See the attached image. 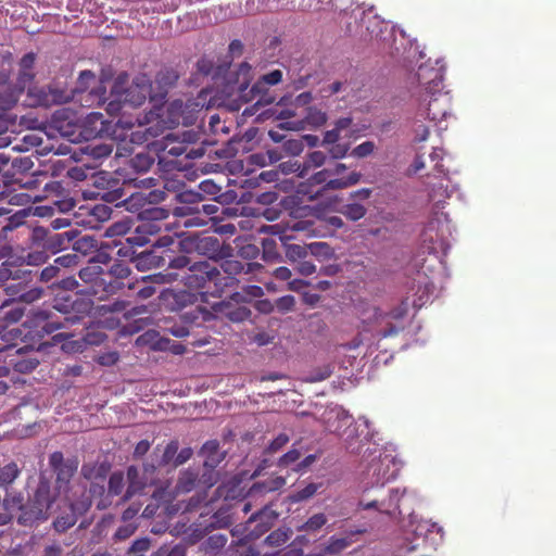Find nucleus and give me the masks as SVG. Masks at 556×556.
Masks as SVG:
<instances>
[{"label": "nucleus", "instance_id": "1", "mask_svg": "<svg viewBox=\"0 0 556 556\" xmlns=\"http://www.w3.org/2000/svg\"><path fill=\"white\" fill-rule=\"evenodd\" d=\"M365 462L367 463V470L364 472V490L359 506L364 509L376 508L380 513L393 517L394 513L389 507L393 506L394 509H399L400 498L404 491L400 492L399 489H393L390 491L388 500L382 501L371 498L370 491L382 488L388 481L395 478L397 469L391 470V465L394 466V457L375 448L368 452Z\"/></svg>", "mask_w": 556, "mask_h": 556}, {"label": "nucleus", "instance_id": "2", "mask_svg": "<svg viewBox=\"0 0 556 556\" xmlns=\"http://www.w3.org/2000/svg\"><path fill=\"white\" fill-rule=\"evenodd\" d=\"M326 161L327 154L325 152L313 151L304 157L303 162H300V178H307L311 186H321L314 195L309 197L311 199H316L327 191L348 189L361 181L362 174L355 170L350 172L346 176H341L346 169L344 163H336L333 167L315 172L324 166Z\"/></svg>", "mask_w": 556, "mask_h": 556}, {"label": "nucleus", "instance_id": "3", "mask_svg": "<svg viewBox=\"0 0 556 556\" xmlns=\"http://www.w3.org/2000/svg\"><path fill=\"white\" fill-rule=\"evenodd\" d=\"M169 268L178 269L179 273L168 271L157 277L163 282H172L179 280L189 289H207L212 292H222L229 287V277H223L220 270L211 262H191L187 256H178L170 261Z\"/></svg>", "mask_w": 556, "mask_h": 556}, {"label": "nucleus", "instance_id": "4", "mask_svg": "<svg viewBox=\"0 0 556 556\" xmlns=\"http://www.w3.org/2000/svg\"><path fill=\"white\" fill-rule=\"evenodd\" d=\"M165 93V91L153 92L151 80L144 74L138 75L129 81V76L123 73L114 80L108 98L106 111L114 115L127 106L137 108L142 105L148 98L153 103V111H155L162 104Z\"/></svg>", "mask_w": 556, "mask_h": 556}, {"label": "nucleus", "instance_id": "5", "mask_svg": "<svg viewBox=\"0 0 556 556\" xmlns=\"http://www.w3.org/2000/svg\"><path fill=\"white\" fill-rule=\"evenodd\" d=\"M76 469V465L72 463L61 466L55 470V485H50L54 504L64 497V501L70 505L72 511L66 516L59 517L54 521V528L60 532L66 531L68 528L73 527L77 521V517L85 514L91 505L90 496L86 493L85 486H80L79 484L70 485L71 478ZM49 484L51 483L49 482Z\"/></svg>", "mask_w": 556, "mask_h": 556}, {"label": "nucleus", "instance_id": "6", "mask_svg": "<svg viewBox=\"0 0 556 556\" xmlns=\"http://www.w3.org/2000/svg\"><path fill=\"white\" fill-rule=\"evenodd\" d=\"M51 492L49 481L41 479L34 497L26 505L23 504L22 496L8 495L3 500L5 513L0 514V526L7 525L18 511L21 513L18 522L23 526H33L47 520L54 506V497Z\"/></svg>", "mask_w": 556, "mask_h": 556}, {"label": "nucleus", "instance_id": "7", "mask_svg": "<svg viewBox=\"0 0 556 556\" xmlns=\"http://www.w3.org/2000/svg\"><path fill=\"white\" fill-rule=\"evenodd\" d=\"M418 80L425 89L421 97L418 114L434 123H441L447 115L451 104L448 93L440 90L443 79L442 67H429L421 65L418 68Z\"/></svg>", "mask_w": 556, "mask_h": 556}, {"label": "nucleus", "instance_id": "8", "mask_svg": "<svg viewBox=\"0 0 556 556\" xmlns=\"http://www.w3.org/2000/svg\"><path fill=\"white\" fill-rule=\"evenodd\" d=\"M85 125L89 128L90 136L97 137L111 135L114 139L124 140L123 134L118 132V130L131 129L135 126V123L131 119L122 117L115 123L114 129L111 130V124L104 119L103 114L92 112L86 117Z\"/></svg>", "mask_w": 556, "mask_h": 556}, {"label": "nucleus", "instance_id": "9", "mask_svg": "<svg viewBox=\"0 0 556 556\" xmlns=\"http://www.w3.org/2000/svg\"><path fill=\"white\" fill-rule=\"evenodd\" d=\"M406 314V308L399 306L387 315H383L379 308L370 307L364 313V321H375L382 324L386 321L387 328L382 331L383 337H391L399 332L400 328L389 321V319H400Z\"/></svg>", "mask_w": 556, "mask_h": 556}, {"label": "nucleus", "instance_id": "10", "mask_svg": "<svg viewBox=\"0 0 556 556\" xmlns=\"http://www.w3.org/2000/svg\"><path fill=\"white\" fill-rule=\"evenodd\" d=\"M157 116L159 113L151 110L149 114L144 116L143 119L137 118L136 122L138 123V129L130 134V142L136 144H143L146 142H149L150 139L160 136L162 132V128L160 127L159 123L154 126L143 128L146 124L152 123Z\"/></svg>", "mask_w": 556, "mask_h": 556}, {"label": "nucleus", "instance_id": "11", "mask_svg": "<svg viewBox=\"0 0 556 556\" xmlns=\"http://www.w3.org/2000/svg\"><path fill=\"white\" fill-rule=\"evenodd\" d=\"M155 466L146 464L144 465V478L139 477V470L135 466H130L127 469V481L128 486L123 496L124 501L130 500L135 494L141 492L148 482H153V479L149 475L153 473Z\"/></svg>", "mask_w": 556, "mask_h": 556}, {"label": "nucleus", "instance_id": "12", "mask_svg": "<svg viewBox=\"0 0 556 556\" xmlns=\"http://www.w3.org/2000/svg\"><path fill=\"white\" fill-rule=\"evenodd\" d=\"M327 428L340 437L348 426L353 425V417L342 407H334L327 413Z\"/></svg>", "mask_w": 556, "mask_h": 556}, {"label": "nucleus", "instance_id": "13", "mask_svg": "<svg viewBox=\"0 0 556 556\" xmlns=\"http://www.w3.org/2000/svg\"><path fill=\"white\" fill-rule=\"evenodd\" d=\"M35 54L27 53L20 61V71L17 77V87L20 91L29 88L35 77L34 64Z\"/></svg>", "mask_w": 556, "mask_h": 556}, {"label": "nucleus", "instance_id": "14", "mask_svg": "<svg viewBox=\"0 0 556 556\" xmlns=\"http://www.w3.org/2000/svg\"><path fill=\"white\" fill-rule=\"evenodd\" d=\"M34 317L37 326H39L41 321H47V324L42 326V328L47 332H52L54 330L66 328L67 324L73 325L79 320V317L75 315L71 317H65L63 323H56L54 320H51V313L45 309H37L36 312H34Z\"/></svg>", "mask_w": 556, "mask_h": 556}, {"label": "nucleus", "instance_id": "15", "mask_svg": "<svg viewBox=\"0 0 556 556\" xmlns=\"http://www.w3.org/2000/svg\"><path fill=\"white\" fill-rule=\"evenodd\" d=\"M76 237L77 233L75 230H67L62 233L50 231L47 243H43V250H50L52 253H55L64 249Z\"/></svg>", "mask_w": 556, "mask_h": 556}, {"label": "nucleus", "instance_id": "16", "mask_svg": "<svg viewBox=\"0 0 556 556\" xmlns=\"http://www.w3.org/2000/svg\"><path fill=\"white\" fill-rule=\"evenodd\" d=\"M286 484V480L283 477L277 476L274 478H268L264 481L256 482L251 488L249 495L254 496L256 494L273 492L279 490Z\"/></svg>", "mask_w": 556, "mask_h": 556}, {"label": "nucleus", "instance_id": "17", "mask_svg": "<svg viewBox=\"0 0 556 556\" xmlns=\"http://www.w3.org/2000/svg\"><path fill=\"white\" fill-rule=\"evenodd\" d=\"M341 437L344 440L345 448L350 453H358L359 445L357 444V439L359 437V425L353 422L352 426H348Z\"/></svg>", "mask_w": 556, "mask_h": 556}, {"label": "nucleus", "instance_id": "18", "mask_svg": "<svg viewBox=\"0 0 556 556\" xmlns=\"http://www.w3.org/2000/svg\"><path fill=\"white\" fill-rule=\"evenodd\" d=\"M73 241V249L84 255L98 250L99 247L98 240L91 235H85L77 239L75 238Z\"/></svg>", "mask_w": 556, "mask_h": 556}, {"label": "nucleus", "instance_id": "19", "mask_svg": "<svg viewBox=\"0 0 556 556\" xmlns=\"http://www.w3.org/2000/svg\"><path fill=\"white\" fill-rule=\"evenodd\" d=\"M283 248L286 257L291 263H298L299 261L304 260L307 256L306 245L283 243Z\"/></svg>", "mask_w": 556, "mask_h": 556}, {"label": "nucleus", "instance_id": "20", "mask_svg": "<svg viewBox=\"0 0 556 556\" xmlns=\"http://www.w3.org/2000/svg\"><path fill=\"white\" fill-rule=\"evenodd\" d=\"M20 469L15 463L7 464L0 468V488H7L18 477Z\"/></svg>", "mask_w": 556, "mask_h": 556}, {"label": "nucleus", "instance_id": "21", "mask_svg": "<svg viewBox=\"0 0 556 556\" xmlns=\"http://www.w3.org/2000/svg\"><path fill=\"white\" fill-rule=\"evenodd\" d=\"M197 478L198 473L191 470L181 472L176 485L177 491L181 493L190 492L195 485Z\"/></svg>", "mask_w": 556, "mask_h": 556}, {"label": "nucleus", "instance_id": "22", "mask_svg": "<svg viewBox=\"0 0 556 556\" xmlns=\"http://www.w3.org/2000/svg\"><path fill=\"white\" fill-rule=\"evenodd\" d=\"M218 444L215 441L207 442L203 445L201 454L205 456L204 466L213 468L219 462V456L216 455Z\"/></svg>", "mask_w": 556, "mask_h": 556}, {"label": "nucleus", "instance_id": "23", "mask_svg": "<svg viewBox=\"0 0 556 556\" xmlns=\"http://www.w3.org/2000/svg\"><path fill=\"white\" fill-rule=\"evenodd\" d=\"M18 87L16 89H5L0 91V112H5L13 108L18 100Z\"/></svg>", "mask_w": 556, "mask_h": 556}, {"label": "nucleus", "instance_id": "24", "mask_svg": "<svg viewBox=\"0 0 556 556\" xmlns=\"http://www.w3.org/2000/svg\"><path fill=\"white\" fill-rule=\"evenodd\" d=\"M105 88L104 87H98L93 88L89 91V93L85 97L79 99L83 105L91 106L93 104H101L106 101L104 98Z\"/></svg>", "mask_w": 556, "mask_h": 556}, {"label": "nucleus", "instance_id": "25", "mask_svg": "<svg viewBox=\"0 0 556 556\" xmlns=\"http://www.w3.org/2000/svg\"><path fill=\"white\" fill-rule=\"evenodd\" d=\"M96 83V76L92 72L90 71H83L79 75V78H78V81H77V87L75 88V91H74V94H73V98L76 96V94H79V93H85L87 91V89Z\"/></svg>", "mask_w": 556, "mask_h": 556}, {"label": "nucleus", "instance_id": "26", "mask_svg": "<svg viewBox=\"0 0 556 556\" xmlns=\"http://www.w3.org/2000/svg\"><path fill=\"white\" fill-rule=\"evenodd\" d=\"M222 269L224 271L223 277H229V286L233 281V277L240 274L243 269V265L241 262L236 260H227L223 262Z\"/></svg>", "mask_w": 556, "mask_h": 556}, {"label": "nucleus", "instance_id": "27", "mask_svg": "<svg viewBox=\"0 0 556 556\" xmlns=\"http://www.w3.org/2000/svg\"><path fill=\"white\" fill-rule=\"evenodd\" d=\"M341 213L351 220H358L366 214L364 205L358 203H350L342 207Z\"/></svg>", "mask_w": 556, "mask_h": 556}, {"label": "nucleus", "instance_id": "28", "mask_svg": "<svg viewBox=\"0 0 556 556\" xmlns=\"http://www.w3.org/2000/svg\"><path fill=\"white\" fill-rule=\"evenodd\" d=\"M327 522V517L324 514H316L312 516L299 530L305 532H315L319 530Z\"/></svg>", "mask_w": 556, "mask_h": 556}, {"label": "nucleus", "instance_id": "29", "mask_svg": "<svg viewBox=\"0 0 556 556\" xmlns=\"http://www.w3.org/2000/svg\"><path fill=\"white\" fill-rule=\"evenodd\" d=\"M276 514L274 510L269 508H263L257 514L252 515L249 519L250 522L260 521L264 526V530L268 529L273 522V520L276 518Z\"/></svg>", "mask_w": 556, "mask_h": 556}, {"label": "nucleus", "instance_id": "30", "mask_svg": "<svg viewBox=\"0 0 556 556\" xmlns=\"http://www.w3.org/2000/svg\"><path fill=\"white\" fill-rule=\"evenodd\" d=\"M160 146L163 151L167 150V152L172 155L179 156L186 152V147L181 143H176L175 140L170 138V136H166Z\"/></svg>", "mask_w": 556, "mask_h": 556}, {"label": "nucleus", "instance_id": "31", "mask_svg": "<svg viewBox=\"0 0 556 556\" xmlns=\"http://www.w3.org/2000/svg\"><path fill=\"white\" fill-rule=\"evenodd\" d=\"M305 119L309 125L319 127L327 122V115L316 108H309Z\"/></svg>", "mask_w": 556, "mask_h": 556}, {"label": "nucleus", "instance_id": "32", "mask_svg": "<svg viewBox=\"0 0 556 556\" xmlns=\"http://www.w3.org/2000/svg\"><path fill=\"white\" fill-rule=\"evenodd\" d=\"M332 370H333V366L330 364L324 365L323 367H318L309 374L307 381L318 382V381L326 380L327 378H329L331 376Z\"/></svg>", "mask_w": 556, "mask_h": 556}, {"label": "nucleus", "instance_id": "33", "mask_svg": "<svg viewBox=\"0 0 556 556\" xmlns=\"http://www.w3.org/2000/svg\"><path fill=\"white\" fill-rule=\"evenodd\" d=\"M376 150V144L372 141H365L358 146H356L352 152L351 155L357 159H364L374 153Z\"/></svg>", "mask_w": 556, "mask_h": 556}, {"label": "nucleus", "instance_id": "34", "mask_svg": "<svg viewBox=\"0 0 556 556\" xmlns=\"http://www.w3.org/2000/svg\"><path fill=\"white\" fill-rule=\"evenodd\" d=\"M124 489V476L122 472H114L109 480V493L119 495Z\"/></svg>", "mask_w": 556, "mask_h": 556}, {"label": "nucleus", "instance_id": "35", "mask_svg": "<svg viewBox=\"0 0 556 556\" xmlns=\"http://www.w3.org/2000/svg\"><path fill=\"white\" fill-rule=\"evenodd\" d=\"M321 483H309L305 488L299 490L294 495L293 500L296 502L307 500L315 495L319 488H321Z\"/></svg>", "mask_w": 556, "mask_h": 556}, {"label": "nucleus", "instance_id": "36", "mask_svg": "<svg viewBox=\"0 0 556 556\" xmlns=\"http://www.w3.org/2000/svg\"><path fill=\"white\" fill-rule=\"evenodd\" d=\"M307 255L327 257L330 255V248L326 242H313L306 245Z\"/></svg>", "mask_w": 556, "mask_h": 556}, {"label": "nucleus", "instance_id": "37", "mask_svg": "<svg viewBox=\"0 0 556 556\" xmlns=\"http://www.w3.org/2000/svg\"><path fill=\"white\" fill-rule=\"evenodd\" d=\"M275 306L281 314L291 312L294 309L295 299L293 295L281 296L276 301Z\"/></svg>", "mask_w": 556, "mask_h": 556}, {"label": "nucleus", "instance_id": "38", "mask_svg": "<svg viewBox=\"0 0 556 556\" xmlns=\"http://www.w3.org/2000/svg\"><path fill=\"white\" fill-rule=\"evenodd\" d=\"M47 258H48V255L46 253V250L41 249L38 251L29 252L25 257V262L27 265H30V266H39V265L46 263Z\"/></svg>", "mask_w": 556, "mask_h": 556}, {"label": "nucleus", "instance_id": "39", "mask_svg": "<svg viewBox=\"0 0 556 556\" xmlns=\"http://www.w3.org/2000/svg\"><path fill=\"white\" fill-rule=\"evenodd\" d=\"M50 230L43 227H36L31 233V240L38 248L43 249V243L49 239Z\"/></svg>", "mask_w": 556, "mask_h": 556}, {"label": "nucleus", "instance_id": "40", "mask_svg": "<svg viewBox=\"0 0 556 556\" xmlns=\"http://www.w3.org/2000/svg\"><path fill=\"white\" fill-rule=\"evenodd\" d=\"M102 274V268L98 265H91L79 270V277L86 282L93 281Z\"/></svg>", "mask_w": 556, "mask_h": 556}, {"label": "nucleus", "instance_id": "41", "mask_svg": "<svg viewBox=\"0 0 556 556\" xmlns=\"http://www.w3.org/2000/svg\"><path fill=\"white\" fill-rule=\"evenodd\" d=\"M327 92L329 94L343 93V98H348L352 92V88L346 81H334L328 86Z\"/></svg>", "mask_w": 556, "mask_h": 556}, {"label": "nucleus", "instance_id": "42", "mask_svg": "<svg viewBox=\"0 0 556 556\" xmlns=\"http://www.w3.org/2000/svg\"><path fill=\"white\" fill-rule=\"evenodd\" d=\"M43 290L41 288H31L18 294V301L30 304L41 299Z\"/></svg>", "mask_w": 556, "mask_h": 556}, {"label": "nucleus", "instance_id": "43", "mask_svg": "<svg viewBox=\"0 0 556 556\" xmlns=\"http://www.w3.org/2000/svg\"><path fill=\"white\" fill-rule=\"evenodd\" d=\"M177 450H178V444L176 442L168 443L162 452V456H161V460L159 462V465L169 464L176 456Z\"/></svg>", "mask_w": 556, "mask_h": 556}, {"label": "nucleus", "instance_id": "44", "mask_svg": "<svg viewBox=\"0 0 556 556\" xmlns=\"http://www.w3.org/2000/svg\"><path fill=\"white\" fill-rule=\"evenodd\" d=\"M195 247L202 253H206L208 249L215 252L218 247V240L214 237H204L198 240Z\"/></svg>", "mask_w": 556, "mask_h": 556}, {"label": "nucleus", "instance_id": "45", "mask_svg": "<svg viewBox=\"0 0 556 556\" xmlns=\"http://www.w3.org/2000/svg\"><path fill=\"white\" fill-rule=\"evenodd\" d=\"M288 540H289V535H288L287 531H283V530H276V531L271 532L266 538V542L269 545H277V546L287 543Z\"/></svg>", "mask_w": 556, "mask_h": 556}, {"label": "nucleus", "instance_id": "46", "mask_svg": "<svg viewBox=\"0 0 556 556\" xmlns=\"http://www.w3.org/2000/svg\"><path fill=\"white\" fill-rule=\"evenodd\" d=\"M278 168L283 175L295 174L300 178V162L299 161L289 160V161L282 162L279 164Z\"/></svg>", "mask_w": 556, "mask_h": 556}, {"label": "nucleus", "instance_id": "47", "mask_svg": "<svg viewBox=\"0 0 556 556\" xmlns=\"http://www.w3.org/2000/svg\"><path fill=\"white\" fill-rule=\"evenodd\" d=\"M286 152L291 155H299L303 151V141L301 139H290L283 144Z\"/></svg>", "mask_w": 556, "mask_h": 556}, {"label": "nucleus", "instance_id": "48", "mask_svg": "<svg viewBox=\"0 0 556 556\" xmlns=\"http://www.w3.org/2000/svg\"><path fill=\"white\" fill-rule=\"evenodd\" d=\"M289 437L286 433L278 434L267 447L268 453H276L280 451L288 442Z\"/></svg>", "mask_w": 556, "mask_h": 556}, {"label": "nucleus", "instance_id": "49", "mask_svg": "<svg viewBox=\"0 0 556 556\" xmlns=\"http://www.w3.org/2000/svg\"><path fill=\"white\" fill-rule=\"evenodd\" d=\"M301 453L296 448H292L279 458L278 465L288 467L300 458Z\"/></svg>", "mask_w": 556, "mask_h": 556}, {"label": "nucleus", "instance_id": "50", "mask_svg": "<svg viewBox=\"0 0 556 556\" xmlns=\"http://www.w3.org/2000/svg\"><path fill=\"white\" fill-rule=\"evenodd\" d=\"M130 270L128 266L124 263H115L110 268V275L117 278L123 279L129 275Z\"/></svg>", "mask_w": 556, "mask_h": 556}, {"label": "nucleus", "instance_id": "51", "mask_svg": "<svg viewBox=\"0 0 556 556\" xmlns=\"http://www.w3.org/2000/svg\"><path fill=\"white\" fill-rule=\"evenodd\" d=\"M295 269L302 276H309L316 271V266L309 261L301 260L298 262Z\"/></svg>", "mask_w": 556, "mask_h": 556}, {"label": "nucleus", "instance_id": "52", "mask_svg": "<svg viewBox=\"0 0 556 556\" xmlns=\"http://www.w3.org/2000/svg\"><path fill=\"white\" fill-rule=\"evenodd\" d=\"M282 79V72L280 70H275L268 74L262 76V81L267 85H277Z\"/></svg>", "mask_w": 556, "mask_h": 556}, {"label": "nucleus", "instance_id": "53", "mask_svg": "<svg viewBox=\"0 0 556 556\" xmlns=\"http://www.w3.org/2000/svg\"><path fill=\"white\" fill-rule=\"evenodd\" d=\"M349 151L348 144H332V147L329 149V154L332 159L339 160L346 155Z\"/></svg>", "mask_w": 556, "mask_h": 556}, {"label": "nucleus", "instance_id": "54", "mask_svg": "<svg viewBox=\"0 0 556 556\" xmlns=\"http://www.w3.org/2000/svg\"><path fill=\"white\" fill-rule=\"evenodd\" d=\"M58 273H59V266L58 265H55V264L49 265V266H47L46 268H43L41 270L40 279L42 281H45V282H48L51 279H53L54 277H56Z\"/></svg>", "mask_w": 556, "mask_h": 556}, {"label": "nucleus", "instance_id": "55", "mask_svg": "<svg viewBox=\"0 0 556 556\" xmlns=\"http://www.w3.org/2000/svg\"><path fill=\"white\" fill-rule=\"evenodd\" d=\"M105 339V334L103 332H88L84 338L86 344L89 345H99Z\"/></svg>", "mask_w": 556, "mask_h": 556}, {"label": "nucleus", "instance_id": "56", "mask_svg": "<svg viewBox=\"0 0 556 556\" xmlns=\"http://www.w3.org/2000/svg\"><path fill=\"white\" fill-rule=\"evenodd\" d=\"M77 256L75 254H66L54 260V264L61 267H71L76 264Z\"/></svg>", "mask_w": 556, "mask_h": 556}, {"label": "nucleus", "instance_id": "57", "mask_svg": "<svg viewBox=\"0 0 556 556\" xmlns=\"http://www.w3.org/2000/svg\"><path fill=\"white\" fill-rule=\"evenodd\" d=\"M351 126H352V118L349 116L339 118L334 124V128L339 132L344 134L345 136H348V132H349Z\"/></svg>", "mask_w": 556, "mask_h": 556}, {"label": "nucleus", "instance_id": "58", "mask_svg": "<svg viewBox=\"0 0 556 556\" xmlns=\"http://www.w3.org/2000/svg\"><path fill=\"white\" fill-rule=\"evenodd\" d=\"M98 361L103 366H111L118 361V354L117 352H108L100 355Z\"/></svg>", "mask_w": 556, "mask_h": 556}, {"label": "nucleus", "instance_id": "59", "mask_svg": "<svg viewBox=\"0 0 556 556\" xmlns=\"http://www.w3.org/2000/svg\"><path fill=\"white\" fill-rule=\"evenodd\" d=\"M255 309L263 314H269L276 307L269 300H260L254 305Z\"/></svg>", "mask_w": 556, "mask_h": 556}, {"label": "nucleus", "instance_id": "60", "mask_svg": "<svg viewBox=\"0 0 556 556\" xmlns=\"http://www.w3.org/2000/svg\"><path fill=\"white\" fill-rule=\"evenodd\" d=\"M24 315V308L22 307H15L11 309L10 312L5 313L4 319L8 323H16Z\"/></svg>", "mask_w": 556, "mask_h": 556}, {"label": "nucleus", "instance_id": "61", "mask_svg": "<svg viewBox=\"0 0 556 556\" xmlns=\"http://www.w3.org/2000/svg\"><path fill=\"white\" fill-rule=\"evenodd\" d=\"M342 136L336 128L328 130L325 132L323 143L324 144H333L336 143L340 137Z\"/></svg>", "mask_w": 556, "mask_h": 556}, {"label": "nucleus", "instance_id": "62", "mask_svg": "<svg viewBox=\"0 0 556 556\" xmlns=\"http://www.w3.org/2000/svg\"><path fill=\"white\" fill-rule=\"evenodd\" d=\"M346 546H348V542L344 539L336 540L327 546V552L329 554H336V553H339L340 551L344 549Z\"/></svg>", "mask_w": 556, "mask_h": 556}, {"label": "nucleus", "instance_id": "63", "mask_svg": "<svg viewBox=\"0 0 556 556\" xmlns=\"http://www.w3.org/2000/svg\"><path fill=\"white\" fill-rule=\"evenodd\" d=\"M250 315V311L245 307H240L231 313H229V318L232 321H241L248 318Z\"/></svg>", "mask_w": 556, "mask_h": 556}, {"label": "nucleus", "instance_id": "64", "mask_svg": "<svg viewBox=\"0 0 556 556\" xmlns=\"http://www.w3.org/2000/svg\"><path fill=\"white\" fill-rule=\"evenodd\" d=\"M150 547V541L148 539H141L134 542L130 551L132 553H141L148 551Z\"/></svg>", "mask_w": 556, "mask_h": 556}]
</instances>
